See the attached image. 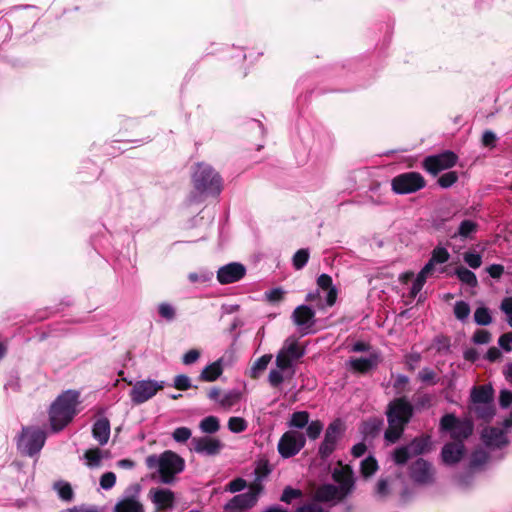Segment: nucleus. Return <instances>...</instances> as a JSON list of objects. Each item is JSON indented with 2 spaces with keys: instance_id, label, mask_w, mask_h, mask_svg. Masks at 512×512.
<instances>
[{
  "instance_id": "nucleus-29",
  "label": "nucleus",
  "mask_w": 512,
  "mask_h": 512,
  "mask_svg": "<svg viewBox=\"0 0 512 512\" xmlns=\"http://www.w3.org/2000/svg\"><path fill=\"white\" fill-rule=\"evenodd\" d=\"M492 397L493 391L489 386L474 388L471 394L473 403L480 405L491 404Z\"/></svg>"
},
{
  "instance_id": "nucleus-61",
  "label": "nucleus",
  "mask_w": 512,
  "mask_h": 512,
  "mask_svg": "<svg viewBox=\"0 0 512 512\" xmlns=\"http://www.w3.org/2000/svg\"><path fill=\"white\" fill-rule=\"evenodd\" d=\"M200 357V352L197 349H191L183 355L182 361L185 365L195 363Z\"/></svg>"
},
{
  "instance_id": "nucleus-59",
  "label": "nucleus",
  "mask_w": 512,
  "mask_h": 512,
  "mask_svg": "<svg viewBox=\"0 0 512 512\" xmlns=\"http://www.w3.org/2000/svg\"><path fill=\"white\" fill-rule=\"evenodd\" d=\"M245 487L246 481L242 478H236L227 485L226 491L236 493L243 490Z\"/></svg>"
},
{
  "instance_id": "nucleus-41",
  "label": "nucleus",
  "mask_w": 512,
  "mask_h": 512,
  "mask_svg": "<svg viewBox=\"0 0 512 512\" xmlns=\"http://www.w3.org/2000/svg\"><path fill=\"white\" fill-rule=\"evenodd\" d=\"M248 427L247 421L242 417H231L228 420V429L233 433H241Z\"/></svg>"
},
{
  "instance_id": "nucleus-58",
  "label": "nucleus",
  "mask_w": 512,
  "mask_h": 512,
  "mask_svg": "<svg viewBox=\"0 0 512 512\" xmlns=\"http://www.w3.org/2000/svg\"><path fill=\"white\" fill-rule=\"evenodd\" d=\"M418 376H419V379L424 383H428V384L436 383V381H435L436 374L433 370H431L429 368H423L419 372Z\"/></svg>"
},
{
  "instance_id": "nucleus-32",
  "label": "nucleus",
  "mask_w": 512,
  "mask_h": 512,
  "mask_svg": "<svg viewBox=\"0 0 512 512\" xmlns=\"http://www.w3.org/2000/svg\"><path fill=\"white\" fill-rule=\"evenodd\" d=\"M271 360V354H265L258 358L250 368V377L253 379L258 378L261 375V373L267 368Z\"/></svg>"
},
{
  "instance_id": "nucleus-12",
  "label": "nucleus",
  "mask_w": 512,
  "mask_h": 512,
  "mask_svg": "<svg viewBox=\"0 0 512 512\" xmlns=\"http://www.w3.org/2000/svg\"><path fill=\"white\" fill-rule=\"evenodd\" d=\"M412 481L421 486L433 485L436 480V471L433 465L423 458L417 459L409 467Z\"/></svg>"
},
{
  "instance_id": "nucleus-38",
  "label": "nucleus",
  "mask_w": 512,
  "mask_h": 512,
  "mask_svg": "<svg viewBox=\"0 0 512 512\" xmlns=\"http://www.w3.org/2000/svg\"><path fill=\"white\" fill-rule=\"evenodd\" d=\"M471 312L470 306L465 301H457L454 305V315L460 321H465Z\"/></svg>"
},
{
  "instance_id": "nucleus-23",
  "label": "nucleus",
  "mask_w": 512,
  "mask_h": 512,
  "mask_svg": "<svg viewBox=\"0 0 512 512\" xmlns=\"http://www.w3.org/2000/svg\"><path fill=\"white\" fill-rule=\"evenodd\" d=\"M482 440L489 448H501L508 443L505 432L502 429L488 427L482 431Z\"/></svg>"
},
{
  "instance_id": "nucleus-21",
  "label": "nucleus",
  "mask_w": 512,
  "mask_h": 512,
  "mask_svg": "<svg viewBox=\"0 0 512 512\" xmlns=\"http://www.w3.org/2000/svg\"><path fill=\"white\" fill-rule=\"evenodd\" d=\"M465 452L466 450L462 442L447 443L441 451L442 462L447 466H453L461 461Z\"/></svg>"
},
{
  "instance_id": "nucleus-64",
  "label": "nucleus",
  "mask_w": 512,
  "mask_h": 512,
  "mask_svg": "<svg viewBox=\"0 0 512 512\" xmlns=\"http://www.w3.org/2000/svg\"><path fill=\"white\" fill-rule=\"evenodd\" d=\"M499 403L503 408L510 406L512 404V392L509 390H502L499 396Z\"/></svg>"
},
{
  "instance_id": "nucleus-37",
  "label": "nucleus",
  "mask_w": 512,
  "mask_h": 512,
  "mask_svg": "<svg viewBox=\"0 0 512 512\" xmlns=\"http://www.w3.org/2000/svg\"><path fill=\"white\" fill-rule=\"evenodd\" d=\"M378 469L377 461L369 456L361 462V474L367 478L372 476Z\"/></svg>"
},
{
  "instance_id": "nucleus-63",
  "label": "nucleus",
  "mask_w": 512,
  "mask_h": 512,
  "mask_svg": "<svg viewBox=\"0 0 512 512\" xmlns=\"http://www.w3.org/2000/svg\"><path fill=\"white\" fill-rule=\"evenodd\" d=\"M499 345L505 350V351H511L512 350V332L505 333L499 338Z\"/></svg>"
},
{
  "instance_id": "nucleus-20",
  "label": "nucleus",
  "mask_w": 512,
  "mask_h": 512,
  "mask_svg": "<svg viewBox=\"0 0 512 512\" xmlns=\"http://www.w3.org/2000/svg\"><path fill=\"white\" fill-rule=\"evenodd\" d=\"M246 273V268L237 262L222 266L217 271V279L221 284H230L241 280Z\"/></svg>"
},
{
  "instance_id": "nucleus-28",
  "label": "nucleus",
  "mask_w": 512,
  "mask_h": 512,
  "mask_svg": "<svg viewBox=\"0 0 512 512\" xmlns=\"http://www.w3.org/2000/svg\"><path fill=\"white\" fill-rule=\"evenodd\" d=\"M223 372V359L220 358L215 362L207 365L201 372L200 378L207 382L215 381Z\"/></svg>"
},
{
  "instance_id": "nucleus-34",
  "label": "nucleus",
  "mask_w": 512,
  "mask_h": 512,
  "mask_svg": "<svg viewBox=\"0 0 512 512\" xmlns=\"http://www.w3.org/2000/svg\"><path fill=\"white\" fill-rule=\"evenodd\" d=\"M455 274L462 283L470 287H476L478 284L476 275L465 267L457 268Z\"/></svg>"
},
{
  "instance_id": "nucleus-26",
  "label": "nucleus",
  "mask_w": 512,
  "mask_h": 512,
  "mask_svg": "<svg viewBox=\"0 0 512 512\" xmlns=\"http://www.w3.org/2000/svg\"><path fill=\"white\" fill-rule=\"evenodd\" d=\"M94 439L100 444H107L110 438V422L107 418L98 419L92 429Z\"/></svg>"
},
{
  "instance_id": "nucleus-49",
  "label": "nucleus",
  "mask_w": 512,
  "mask_h": 512,
  "mask_svg": "<svg viewBox=\"0 0 512 512\" xmlns=\"http://www.w3.org/2000/svg\"><path fill=\"white\" fill-rule=\"evenodd\" d=\"M192 432L187 427H178L174 430L172 437L178 443H185L190 439Z\"/></svg>"
},
{
  "instance_id": "nucleus-45",
  "label": "nucleus",
  "mask_w": 512,
  "mask_h": 512,
  "mask_svg": "<svg viewBox=\"0 0 512 512\" xmlns=\"http://www.w3.org/2000/svg\"><path fill=\"white\" fill-rule=\"evenodd\" d=\"M474 320L478 325H488L492 318L487 308L479 307L474 313Z\"/></svg>"
},
{
  "instance_id": "nucleus-27",
  "label": "nucleus",
  "mask_w": 512,
  "mask_h": 512,
  "mask_svg": "<svg viewBox=\"0 0 512 512\" xmlns=\"http://www.w3.org/2000/svg\"><path fill=\"white\" fill-rule=\"evenodd\" d=\"M115 512H144L143 505L136 497H126L117 502Z\"/></svg>"
},
{
  "instance_id": "nucleus-36",
  "label": "nucleus",
  "mask_w": 512,
  "mask_h": 512,
  "mask_svg": "<svg viewBox=\"0 0 512 512\" xmlns=\"http://www.w3.org/2000/svg\"><path fill=\"white\" fill-rule=\"evenodd\" d=\"M476 230H477V224L472 220L466 219L460 223L458 231L454 236H459L461 238H468Z\"/></svg>"
},
{
  "instance_id": "nucleus-17",
  "label": "nucleus",
  "mask_w": 512,
  "mask_h": 512,
  "mask_svg": "<svg viewBox=\"0 0 512 512\" xmlns=\"http://www.w3.org/2000/svg\"><path fill=\"white\" fill-rule=\"evenodd\" d=\"M457 156L451 151L429 156L424 160V168L427 172L436 175L442 170L449 169L455 165Z\"/></svg>"
},
{
  "instance_id": "nucleus-33",
  "label": "nucleus",
  "mask_w": 512,
  "mask_h": 512,
  "mask_svg": "<svg viewBox=\"0 0 512 512\" xmlns=\"http://www.w3.org/2000/svg\"><path fill=\"white\" fill-rule=\"evenodd\" d=\"M309 420H310V416H309L308 412L297 411L291 415L290 420L288 422V426L290 428L303 429L304 427L307 426V424L309 423Z\"/></svg>"
},
{
  "instance_id": "nucleus-7",
  "label": "nucleus",
  "mask_w": 512,
  "mask_h": 512,
  "mask_svg": "<svg viewBox=\"0 0 512 512\" xmlns=\"http://www.w3.org/2000/svg\"><path fill=\"white\" fill-rule=\"evenodd\" d=\"M432 450L430 436H421L412 440L408 445L397 448L393 460L398 465L405 464L411 457L428 453Z\"/></svg>"
},
{
  "instance_id": "nucleus-47",
  "label": "nucleus",
  "mask_w": 512,
  "mask_h": 512,
  "mask_svg": "<svg viewBox=\"0 0 512 512\" xmlns=\"http://www.w3.org/2000/svg\"><path fill=\"white\" fill-rule=\"evenodd\" d=\"M463 259L465 263L473 269L479 268L482 264V257L478 253L466 252L464 253Z\"/></svg>"
},
{
  "instance_id": "nucleus-25",
  "label": "nucleus",
  "mask_w": 512,
  "mask_h": 512,
  "mask_svg": "<svg viewBox=\"0 0 512 512\" xmlns=\"http://www.w3.org/2000/svg\"><path fill=\"white\" fill-rule=\"evenodd\" d=\"M318 290L324 293L326 305L331 307L337 299V289L332 283V278L327 274H321L317 279Z\"/></svg>"
},
{
  "instance_id": "nucleus-40",
  "label": "nucleus",
  "mask_w": 512,
  "mask_h": 512,
  "mask_svg": "<svg viewBox=\"0 0 512 512\" xmlns=\"http://www.w3.org/2000/svg\"><path fill=\"white\" fill-rule=\"evenodd\" d=\"M54 488L62 500H65V501L72 500L73 491H72V488L69 483L57 482L54 484Z\"/></svg>"
},
{
  "instance_id": "nucleus-56",
  "label": "nucleus",
  "mask_w": 512,
  "mask_h": 512,
  "mask_svg": "<svg viewBox=\"0 0 512 512\" xmlns=\"http://www.w3.org/2000/svg\"><path fill=\"white\" fill-rule=\"evenodd\" d=\"M301 496V491L298 489H293L291 487H287L284 489L283 494L281 496V501L286 503H291L292 500L299 498Z\"/></svg>"
},
{
  "instance_id": "nucleus-8",
  "label": "nucleus",
  "mask_w": 512,
  "mask_h": 512,
  "mask_svg": "<svg viewBox=\"0 0 512 512\" xmlns=\"http://www.w3.org/2000/svg\"><path fill=\"white\" fill-rule=\"evenodd\" d=\"M305 443L306 437L304 433L296 430H288L279 439L277 449L281 457L291 458L301 451Z\"/></svg>"
},
{
  "instance_id": "nucleus-48",
  "label": "nucleus",
  "mask_w": 512,
  "mask_h": 512,
  "mask_svg": "<svg viewBox=\"0 0 512 512\" xmlns=\"http://www.w3.org/2000/svg\"><path fill=\"white\" fill-rule=\"evenodd\" d=\"M306 301L313 303L318 310H324L326 307H328L326 305V302L323 303L322 301V295L320 290L308 293L306 296Z\"/></svg>"
},
{
  "instance_id": "nucleus-43",
  "label": "nucleus",
  "mask_w": 512,
  "mask_h": 512,
  "mask_svg": "<svg viewBox=\"0 0 512 512\" xmlns=\"http://www.w3.org/2000/svg\"><path fill=\"white\" fill-rule=\"evenodd\" d=\"M306 427L307 437L311 440H315L320 436L323 430V423L319 420L309 421Z\"/></svg>"
},
{
  "instance_id": "nucleus-52",
  "label": "nucleus",
  "mask_w": 512,
  "mask_h": 512,
  "mask_svg": "<svg viewBox=\"0 0 512 512\" xmlns=\"http://www.w3.org/2000/svg\"><path fill=\"white\" fill-rule=\"evenodd\" d=\"M458 180V175L454 171L444 173L439 179L438 183L443 188L451 187Z\"/></svg>"
},
{
  "instance_id": "nucleus-4",
  "label": "nucleus",
  "mask_w": 512,
  "mask_h": 512,
  "mask_svg": "<svg viewBox=\"0 0 512 512\" xmlns=\"http://www.w3.org/2000/svg\"><path fill=\"white\" fill-rule=\"evenodd\" d=\"M412 406L406 400L400 398L391 402L387 411L388 428L385 439L395 443L402 435L405 425L412 416Z\"/></svg>"
},
{
  "instance_id": "nucleus-18",
  "label": "nucleus",
  "mask_w": 512,
  "mask_h": 512,
  "mask_svg": "<svg viewBox=\"0 0 512 512\" xmlns=\"http://www.w3.org/2000/svg\"><path fill=\"white\" fill-rule=\"evenodd\" d=\"M192 450L198 454L214 456L220 453L223 443L213 437H194L191 441Z\"/></svg>"
},
{
  "instance_id": "nucleus-31",
  "label": "nucleus",
  "mask_w": 512,
  "mask_h": 512,
  "mask_svg": "<svg viewBox=\"0 0 512 512\" xmlns=\"http://www.w3.org/2000/svg\"><path fill=\"white\" fill-rule=\"evenodd\" d=\"M242 397V393L239 390L233 389L223 392L221 399H219V405L223 408L229 409L236 405Z\"/></svg>"
},
{
  "instance_id": "nucleus-22",
  "label": "nucleus",
  "mask_w": 512,
  "mask_h": 512,
  "mask_svg": "<svg viewBox=\"0 0 512 512\" xmlns=\"http://www.w3.org/2000/svg\"><path fill=\"white\" fill-rule=\"evenodd\" d=\"M314 317L315 311L307 305H300L296 307L292 313V320L301 331H306L314 325Z\"/></svg>"
},
{
  "instance_id": "nucleus-19",
  "label": "nucleus",
  "mask_w": 512,
  "mask_h": 512,
  "mask_svg": "<svg viewBox=\"0 0 512 512\" xmlns=\"http://www.w3.org/2000/svg\"><path fill=\"white\" fill-rule=\"evenodd\" d=\"M157 512H163L174 507L175 494L167 488H152L148 494Z\"/></svg>"
},
{
  "instance_id": "nucleus-15",
  "label": "nucleus",
  "mask_w": 512,
  "mask_h": 512,
  "mask_svg": "<svg viewBox=\"0 0 512 512\" xmlns=\"http://www.w3.org/2000/svg\"><path fill=\"white\" fill-rule=\"evenodd\" d=\"M262 491L260 483H254L246 493L234 496L226 505L225 510L242 511L253 507Z\"/></svg>"
},
{
  "instance_id": "nucleus-46",
  "label": "nucleus",
  "mask_w": 512,
  "mask_h": 512,
  "mask_svg": "<svg viewBox=\"0 0 512 512\" xmlns=\"http://www.w3.org/2000/svg\"><path fill=\"white\" fill-rule=\"evenodd\" d=\"M487 460V453L484 450L479 449L472 454L470 465L472 468H479L482 465H484L487 462Z\"/></svg>"
},
{
  "instance_id": "nucleus-11",
  "label": "nucleus",
  "mask_w": 512,
  "mask_h": 512,
  "mask_svg": "<svg viewBox=\"0 0 512 512\" xmlns=\"http://www.w3.org/2000/svg\"><path fill=\"white\" fill-rule=\"evenodd\" d=\"M45 433L41 429L24 428L18 440V448L25 454H37L45 443Z\"/></svg>"
},
{
  "instance_id": "nucleus-3",
  "label": "nucleus",
  "mask_w": 512,
  "mask_h": 512,
  "mask_svg": "<svg viewBox=\"0 0 512 512\" xmlns=\"http://www.w3.org/2000/svg\"><path fill=\"white\" fill-rule=\"evenodd\" d=\"M192 183L199 196H218L223 188L220 174L209 164L201 162L194 166Z\"/></svg>"
},
{
  "instance_id": "nucleus-10",
  "label": "nucleus",
  "mask_w": 512,
  "mask_h": 512,
  "mask_svg": "<svg viewBox=\"0 0 512 512\" xmlns=\"http://www.w3.org/2000/svg\"><path fill=\"white\" fill-rule=\"evenodd\" d=\"M164 386V381L151 379L137 381L130 391L131 401L136 405L143 404L153 398Z\"/></svg>"
},
{
  "instance_id": "nucleus-57",
  "label": "nucleus",
  "mask_w": 512,
  "mask_h": 512,
  "mask_svg": "<svg viewBox=\"0 0 512 512\" xmlns=\"http://www.w3.org/2000/svg\"><path fill=\"white\" fill-rule=\"evenodd\" d=\"M491 340V334L487 330L479 329L474 333L473 341L476 344H487Z\"/></svg>"
},
{
  "instance_id": "nucleus-6",
  "label": "nucleus",
  "mask_w": 512,
  "mask_h": 512,
  "mask_svg": "<svg viewBox=\"0 0 512 512\" xmlns=\"http://www.w3.org/2000/svg\"><path fill=\"white\" fill-rule=\"evenodd\" d=\"M449 258L450 254L447 251V249L443 247H436L432 251V255L429 261L425 264V266L421 269V271L414 279L410 290V296L413 298L416 297L417 294L423 288L427 278L432 276L436 271L443 272L444 269H437V265L446 263L449 260Z\"/></svg>"
},
{
  "instance_id": "nucleus-2",
  "label": "nucleus",
  "mask_w": 512,
  "mask_h": 512,
  "mask_svg": "<svg viewBox=\"0 0 512 512\" xmlns=\"http://www.w3.org/2000/svg\"><path fill=\"white\" fill-rule=\"evenodd\" d=\"M79 392L68 390L52 403L49 411L51 427L54 431L62 430L77 414Z\"/></svg>"
},
{
  "instance_id": "nucleus-35",
  "label": "nucleus",
  "mask_w": 512,
  "mask_h": 512,
  "mask_svg": "<svg viewBox=\"0 0 512 512\" xmlns=\"http://www.w3.org/2000/svg\"><path fill=\"white\" fill-rule=\"evenodd\" d=\"M199 427L202 432L212 434L219 430L220 424L217 417L208 416L201 420Z\"/></svg>"
},
{
  "instance_id": "nucleus-1",
  "label": "nucleus",
  "mask_w": 512,
  "mask_h": 512,
  "mask_svg": "<svg viewBox=\"0 0 512 512\" xmlns=\"http://www.w3.org/2000/svg\"><path fill=\"white\" fill-rule=\"evenodd\" d=\"M333 479L339 484V486L325 484L315 491L314 499L318 503H336L352 491L354 480L353 472L350 467L340 466L339 468H335L333 472Z\"/></svg>"
},
{
  "instance_id": "nucleus-54",
  "label": "nucleus",
  "mask_w": 512,
  "mask_h": 512,
  "mask_svg": "<svg viewBox=\"0 0 512 512\" xmlns=\"http://www.w3.org/2000/svg\"><path fill=\"white\" fill-rule=\"evenodd\" d=\"M174 387L178 390H188L191 387V379L184 374L177 375L174 378Z\"/></svg>"
},
{
  "instance_id": "nucleus-62",
  "label": "nucleus",
  "mask_w": 512,
  "mask_h": 512,
  "mask_svg": "<svg viewBox=\"0 0 512 512\" xmlns=\"http://www.w3.org/2000/svg\"><path fill=\"white\" fill-rule=\"evenodd\" d=\"M502 311L508 317V323L512 327V297L505 298L501 303Z\"/></svg>"
},
{
  "instance_id": "nucleus-51",
  "label": "nucleus",
  "mask_w": 512,
  "mask_h": 512,
  "mask_svg": "<svg viewBox=\"0 0 512 512\" xmlns=\"http://www.w3.org/2000/svg\"><path fill=\"white\" fill-rule=\"evenodd\" d=\"M285 293L281 287H277L267 291L265 297L270 303H278L284 299Z\"/></svg>"
},
{
  "instance_id": "nucleus-53",
  "label": "nucleus",
  "mask_w": 512,
  "mask_h": 512,
  "mask_svg": "<svg viewBox=\"0 0 512 512\" xmlns=\"http://www.w3.org/2000/svg\"><path fill=\"white\" fill-rule=\"evenodd\" d=\"M116 483V475L113 472H106L100 478V486L104 490L111 489Z\"/></svg>"
},
{
  "instance_id": "nucleus-60",
  "label": "nucleus",
  "mask_w": 512,
  "mask_h": 512,
  "mask_svg": "<svg viewBox=\"0 0 512 512\" xmlns=\"http://www.w3.org/2000/svg\"><path fill=\"white\" fill-rule=\"evenodd\" d=\"M284 370H281V369H275V370H271L270 373H269V383L274 386V387H277L279 386L282 382H283V372Z\"/></svg>"
},
{
  "instance_id": "nucleus-44",
  "label": "nucleus",
  "mask_w": 512,
  "mask_h": 512,
  "mask_svg": "<svg viewBox=\"0 0 512 512\" xmlns=\"http://www.w3.org/2000/svg\"><path fill=\"white\" fill-rule=\"evenodd\" d=\"M213 278V273L207 270L199 272H191L188 274V279L191 283H205Z\"/></svg>"
},
{
  "instance_id": "nucleus-30",
  "label": "nucleus",
  "mask_w": 512,
  "mask_h": 512,
  "mask_svg": "<svg viewBox=\"0 0 512 512\" xmlns=\"http://www.w3.org/2000/svg\"><path fill=\"white\" fill-rule=\"evenodd\" d=\"M105 457H107V452L101 451L99 448L88 449L83 455L86 465L91 469L100 467Z\"/></svg>"
},
{
  "instance_id": "nucleus-50",
  "label": "nucleus",
  "mask_w": 512,
  "mask_h": 512,
  "mask_svg": "<svg viewBox=\"0 0 512 512\" xmlns=\"http://www.w3.org/2000/svg\"><path fill=\"white\" fill-rule=\"evenodd\" d=\"M296 512H328L326 508L322 506V504L318 503L315 499L311 502H308L302 506H300Z\"/></svg>"
},
{
  "instance_id": "nucleus-13",
  "label": "nucleus",
  "mask_w": 512,
  "mask_h": 512,
  "mask_svg": "<svg viewBox=\"0 0 512 512\" xmlns=\"http://www.w3.org/2000/svg\"><path fill=\"white\" fill-rule=\"evenodd\" d=\"M425 186V180L420 173L407 172L393 178L392 189L397 194L414 193Z\"/></svg>"
},
{
  "instance_id": "nucleus-14",
  "label": "nucleus",
  "mask_w": 512,
  "mask_h": 512,
  "mask_svg": "<svg viewBox=\"0 0 512 512\" xmlns=\"http://www.w3.org/2000/svg\"><path fill=\"white\" fill-rule=\"evenodd\" d=\"M442 430L448 431L455 442H462L469 437L473 431V425L470 421H461L455 416L448 414L441 419Z\"/></svg>"
},
{
  "instance_id": "nucleus-5",
  "label": "nucleus",
  "mask_w": 512,
  "mask_h": 512,
  "mask_svg": "<svg viewBox=\"0 0 512 512\" xmlns=\"http://www.w3.org/2000/svg\"><path fill=\"white\" fill-rule=\"evenodd\" d=\"M146 465L149 469L157 470L161 483L170 484L174 481L175 475L183 471L185 462L175 452L165 451L159 456H148L146 458Z\"/></svg>"
},
{
  "instance_id": "nucleus-24",
  "label": "nucleus",
  "mask_w": 512,
  "mask_h": 512,
  "mask_svg": "<svg viewBox=\"0 0 512 512\" xmlns=\"http://www.w3.org/2000/svg\"><path fill=\"white\" fill-rule=\"evenodd\" d=\"M380 362L379 354L376 352L370 353L367 357L351 358L349 360L350 367L360 373H366L375 367Z\"/></svg>"
},
{
  "instance_id": "nucleus-55",
  "label": "nucleus",
  "mask_w": 512,
  "mask_h": 512,
  "mask_svg": "<svg viewBox=\"0 0 512 512\" xmlns=\"http://www.w3.org/2000/svg\"><path fill=\"white\" fill-rule=\"evenodd\" d=\"M477 405L478 406L476 407V413L478 414L479 417H481L485 420H488L493 417L494 408L491 404H486V405L477 404Z\"/></svg>"
},
{
  "instance_id": "nucleus-39",
  "label": "nucleus",
  "mask_w": 512,
  "mask_h": 512,
  "mask_svg": "<svg viewBox=\"0 0 512 512\" xmlns=\"http://www.w3.org/2000/svg\"><path fill=\"white\" fill-rule=\"evenodd\" d=\"M158 313L163 319L173 321L176 316V309L172 304L162 302L158 305Z\"/></svg>"
},
{
  "instance_id": "nucleus-9",
  "label": "nucleus",
  "mask_w": 512,
  "mask_h": 512,
  "mask_svg": "<svg viewBox=\"0 0 512 512\" xmlns=\"http://www.w3.org/2000/svg\"><path fill=\"white\" fill-rule=\"evenodd\" d=\"M305 349L296 338H288L276 356L277 368L287 370L292 367L293 361L301 358Z\"/></svg>"
},
{
  "instance_id": "nucleus-42",
  "label": "nucleus",
  "mask_w": 512,
  "mask_h": 512,
  "mask_svg": "<svg viewBox=\"0 0 512 512\" xmlns=\"http://www.w3.org/2000/svg\"><path fill=\"white\" fill-rule=\"evenodd\" d=\"M309 260L308 249H300L293 256V266L296 270L302 269Z\"/></svg>"
},
{
  "instance_id": "nucleus-16",
  "label": "nucleus",
  "mask_w": 512,
  "mask_h": 512,
  "mask_svg": "<svg viewBox=\"0 0 512 512\" xmlns=\"http://www.w3.org/2000/svg\"><path fill=\"white\" fill-rule=\"evenodd\" d=\"M342 434L343 426L340 420H335L329 424L318 450L321 458L326 459L334 452Z\"/></svg>"
}]
</instances>
